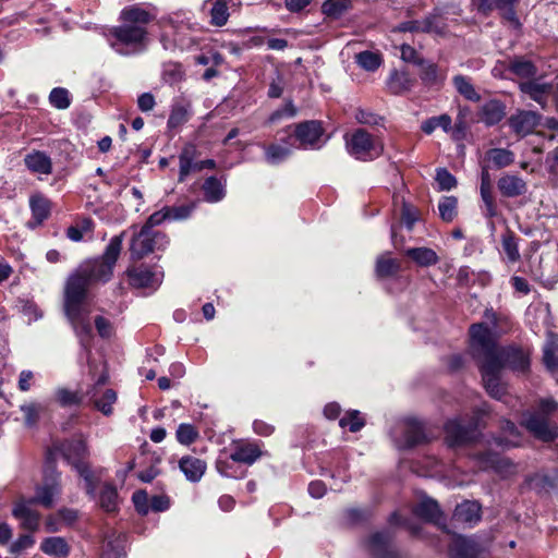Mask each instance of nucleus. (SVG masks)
<instances>
[{
	"label": "nucleus",
	"mask_w": 558,
	"mask_h": 558,
	"mask_svg": "<svg viewBox=\"0 0 558 558\" xmlns=\"http://www.w3.org/2000/svg\"><path fill=\"white\" fill-rule=\"evenodd\" d=\"M132 500H133L135 509L137 510L138 513H141V514L148 513L149 500H148V496H147L146 492H144V490L135 492L133 494Z\"/></svg>",
	"instance_id": "774afa93"
},
{
	"label": "nucleus",
	"mask_w": 558,
	"mask_h": 558,
	"mask_svg": "<svg viewBox=\"0 0 558 558\" xmlns=\"http://www.w3.org/2000/svg\"><path fill=\"white\" fill-rule=\"evenodd\" d=\"M511 130L519 136L532 134L541 122V116L535 111L518 110L509 120Z\"/></svg>",
	"instance_id": "f8f14e48"
},
{
	"label": "nucleus",
	"mask_w": 558,
	"mask_h": 558,
	"mask_svg": "<svg viewBox=\"0 0 558 558\" xmlns=\"http://www.w3.org/2000/svg\"><path fill=\"white\" fill-rule=\"evenodd\" d=\"M502 435L496 438V444L501 447H518L522 442L521 433L518 427L510 421H502Z\"/></svg>",
	"instance_id": "7c9ffc66"
},
{
	"label": "nucleus",
	"mask_w": 558,
	"mask_h": 558,
	"mask_svg": "<svg viewBox=\"0 0 558 558\" xmlns=\"http://www.w3.org/2000/svg\"><path fill=\"white\" fill-rule=\"evenodd\" d=\"M356 63L364 70L373 72L381 64V58L378 53L372 51H362L355 57Z\"/></svg>",
	"instance_id": "09e8293b"
},
{
	"label": "nucleus",
	"mask_w": 558,
	"mask_h": 558,
	"mask_svg": "<svg viewBox=\"0 0 558 558\" xmlns=\"http://www.w3.org/2000/svg\"><path fill=\"white\" fill-rule=\"evenodd\" d=\"M344 138L348 153L357 160H374L384 153L383 143L364 129H357Z\"/></svg>",
	"instance_id": "20e7f679"
},
{
	"label": "nucleus",
	"mask_w": 558,
	"mask_h": 558,
	"mask_svg": "<svg viewBox=\"0 0 558 558\" xmlns=\"http://www.w3.org/2000/svg\"><path fill=\"white\" fill-rule=\"evenodd\" d=\"M478 427L477 423H472L469 426L461 424L459 418L449 420L445 425L446 439L449 446H458L470 441L474 437L475 429Z\"/></svg>",
	"instance_id": "ddd939ff"
},
{
	"label": "nucleus",
	"mask_w": 558,
	"mask_h": 558,
	"mask_svg": "<svg viewBox=\"0 0 558 558\" xmlns=\"http://www.w3.org/2000/svg\"><path fill=\"white\" fill-rule=\"evenodd\" d=\"M418 65L421 66L420 77L426 85H435L444 80L436 64L422 61Z\"/></svg>",
	"instance_id": "de8ad7c7"
},
{
	"label": "nucleus",
	"mask_w": 558,
	"mask_h": 558,
	"mask_svg": "<svg viewBox=\"0 0 558 558\" xmlns=\"http://www.w3.org/2000/svg\"><path fill=\"white\" fill-rule=\"evenodd\" d=\"M183 70L182 66L178 63H168L165 64L162 71V78L168 84H175L183 78Z\"/></svg>",
	"instance_id": "052dcab7"
},
{
	"label": "nucleus",
	"mask_w": 558,
	"mask_h": 558,
	"mask_svg": "<svg viewBox=\"0 0 558 558\" xmlns=\"http://www.w3.org/2000/svg\"><path fill=\"white\" fill-rule=\"evenodd\" d=\"M325 130L320 121L310 120L298 123L294 129L295 140L304 149H320L328 138H324Z\"/></svg>",
	"instance_id": "423d86ee"
},
{
	"label": "nucleus",
	"mask_w": 558,
	"mask_h": 558,
	"mask_svg": "<svg viewBox=\"0 0 558 558\" xmlns=\"http://www.w3.org/2000/svg\"><path fill=\"white\" fill-rule=\"evenodd\" d=\"M120 17L122 24L111 32V48L121 56L144 51L148 43L146 25L154 19V14L134 4L124 8Z\"/></svg>",
	"instance_id": "7ed1b4c3"
},
{
	"label": "nucleus",
	"mask_w": 558,
	"mask_h": 558,
	"mask_svg": "<svg viewBox=\"0 0 558 558\" xmlns=\"http://www.w3.org/2000/svg\"><path fill=\"white\" fill-rule=\"evenodd\" d=\"M349 7V0H326L322 5V11L327 16L339 17Z\"/></svg>",
	"instance_id": "603ef678"
},
{
	"label": "nucleus",
	"mask_w": 558,
	"mask_h": 558,
	"mask_svg": "<svg viewBox=\"0 0 558 558\" xmlns=\"http://www.w3.org/2000/svg\"><path fill=\"white\" fill-rule=\"evenodd\" d=\"M453 520L473 526L481 520V506L476 501H463L453 512Z\"/></svg>",
	"instance_id": "4be33fe9"
},
{
	"label": "nucleus",
	"mask_w": 558,
	"mask_h": 558,
	"mask_svg": "<svg viewBox=\"0 0 558 558\" xmlns=\"http://www.w3.org/2000/svg\"><path fill=\"white\" fill-rule=\"evenodd\" d=\"M523 424L534 437L543 441H553L558 437V426L541 413L530 414Z\"/></svg>",
	"instance_id": "6e6552de"
},
{
	"label": "nucleus",
	"mask_w": 558,
	"mask_h": 558,
	"mask_svg": "<svg viewBox=\"0 0 558 558\" xmlns=\"http://www.w3.org/2000/svg\"><path fill=\"white\" fill-rule=\"evenodd\" d=\"M197 155L196 148L193 145L185 146L179 155V181L183 182L186 177L192 172L201 171L199 161H195Z\"/></svg>",
	"instance_id": "393cba45"
},
{
	"label": "nucleus",
	"mask_w": 558,
	"mask_h": 558,
	"mask_svg": "<svg viewBox=\"0 0 558 558\" xmlns=\"http://www.w3.org/2000/svg\"><path fill=\"white\" fill-rule=\"evenodd\" d=\"M497 354L500 356L501 368L509 366L513 371L526 372L530 367V351L515 345L504 349L497 347Z\"/></svg>",
	"instance_id": "9d476101"
},
{
	"label": "nucleus",
	"mask_w": 558,
	"mask_h": 558,
	"mask_svg": "<svg viewBox=\"0 0 558 558\" xmlns=\"http://www.w3.org/2000/svg\"><path fill=\"white\" fill-rule=\"evenodd\" d=\"M226 184L216 177H209L205 180L202 189L205 201L208 203H218L226 196Z\"/></svg>",
	"instance_id": "473e14b6"
},
{
	"label": "nucleus",
	"mask_w": 558,
	"mask_h": 558,
	"mask_svg": "<svg viewBox=\"0 0 558 558\" xmlns=\"http://www.w3.org/2000/svg\"><path fill=\"white\" fill-rule=\"evenodd\" d=\"M126 274L130 284L134 288L156 290L162 281L160 271H153L145 265L131 267Z\"/></svg>",
	"instance_id": "1a4fd4ad"
},
{
	"label": "nucleus",
	"mask_w": 558,
	"mask_h": 558,
	"mask_svg": "<svg viewBox=\"0 0 558 558\" xmlns=\"http://www.w3.org/2000/svg\"><path fill=\"white\" fill-rule=\"evenodd\" d=\"M407 255L422 267H428L438 263L436 252L429 247H414L407 250Z\"/></svg>",
	"instance_id": "4c0bfd02"
},
{
	"label": "nucleus",
	"mask_w": 558,
	"mask_h": 558,
	"mask_svg": "<svg viewBox=\"0 0 558 558\" xmlns=\"http://www.w3.org/2000/svg\"><path fill=\"white\" fill-rule=\"evenodd\" d=\"M98 502L101 509L113 512L118 508V492L110 483H104L98 495Z\"/></svg>",
	"instance_id": "f704fd0d"
},
{
	"label": "nucleus",
	"mask_w": 558,
	"mask_h": 558,
	"mask_svg": "<svg viewBox=\"0 0 558 558\" xmlns=\"http://www.w3.org/2000/svg\"><path fill=\"white\" fill-rule=\"evenodd\" d=\"M354 117L359 123L366 125H378L383 120L378 114L365 109H357Z\"/></svg>",
	"instance_id": "338daca9"
},
{
	"label": "nucleus",
	"mask_w": 558,
	"mask_h": 558,
	"mask_svg": "<svg viewBox=\"0 0 558 558\" xmlns=\"http://www.w3.org/2000/svg\"><path fill=\"white\" fill-rule=\"evenodd\" d=\"M506 114L505 105L496 99L485 102L481 109V117L486 125L499 123Z\"/></svg>",
	"instance_id": "bb28decb"
},
{
	"label": "nucleus",
	"mask_w": 558,
	"mask_h": 558,
	"mask_svg": "<svg viewBox=\"0 0 558 558\" xmlns=\"http://www.w3.org/2000/svg\"><path fill=\"white\" fill-rule=\"evenodd\" d=\"M175 436L180 444L189 446L196 440L198 432L193 425L182 423L178 426Z\"/></svg>",
	"instance_id": "13d9d810"
},
{
	"label": "nucleus",
	"mask_w": 558,
	"mask_h": 558,
	"mask_svg": "<svg viewBox=\"0 0 558 558\" xmlns=\"http://www.w3.org/2000/svg\"><path fill=\"white\" fill-rule=\"evenodd\" d=\"M40 549L46 555L56 557V558H64L70 553V547L66 541L60 536L47 537L40 544Z\"/></svg>",
	"instance_id": "2f4dec72"
},
{
	"label": "nucleus",
	"mask_w": 558,
	"mask_h": 558,
	"mask_svg": "<svg viewBox=\"0 0 558 558\" xmlns=\"http://www.w3.org/2000/svg\"><path fill=\"white\" fill-rule=\"evenodd\" d=\"M179 468L187 481L197 483L205 474L207 465L206 462L199 458L185 456L180 459Z\"/></svg>",
	"instance_id": "412c9836"
},
{
	"label": "nucleus",
	"mask_w": 558,
	"mask_h": 558,
	"mask_svg": "<svg viewBox=\"0 0 558 558\" xmlns=\"http://www.w3.org/2000/svg\"><path fill=\"white\" fill-rule=\"evenodd\" d=\"M519 88L522 94L537 102L542 108H545L547 106L553 85L537 80H529L520 83Z\"/></svg>",
	"instance_id": "2eb2a0df"
},
{
	"label": "nucleus",
	"mask_w": 558,
	"mask_h": 558,
	"mask_svg": "<svg viewBox=\"0 0 558 558\" xmlns=\"http://www.w3.org/2000/svg\"><path fill=\"white\" fill-rule=\"evenodd\" d=\"M24 162L31 172L46 175L52 172L51 158L44 151L33 150L24 157Z\"/></svg>",
	"instance_id": "b1692460"
},
{
	"label": "nucleus",
	"mask_w": 558,
	"mask_h": 558,
	"mask_svg": "<svg viewBox=\"0 0 558 558\" xmlns=\"http://www.w3.org/2000/svg\"><path fill=\"white\" fill-rule=\"evenodd\" d=\"M339 425L342 428L348 427L352 433H356L365 425V420L362 417L360 411L351 410L341 417Z\"/></svg>",
	"instance_id": "8fccbe9b"
},
{
	"label": "nucleus",
	"mask_w": 558,
	"mask_h": 558,
	"mask_svg": "<svg viewBox=\"0 0 558 558\" xmlns=\"http://www.w3.org/2000/svg\"><path fill=\"white\" fill-rule=\"evenodd\" d=\"M543 361L549 371L558 368V335L549 332L544 345Z\"/></svg>",
	"instance_id": "c9c22d12"
},
{
	"label": "nucleus",
	"mask_w": 558,
	"mask_h": 558,
	"mask_svg": "<svg viewBox=\"0 0 558 558\" xmlns=\"http://www.w3.org/2000/svg\"><path fill=\"white\" fill-rule=\"evenodd\" d=\"M458 199L454 196H444L438 203L440 218L446 222H451L457 216Z\"/></svg>",
	"instance_id": "c03bdc74"
},
{
	"label": "nucleus",
	"mask_w": 558,
	"mask_h": 558,
	"mask_svg": "<svg viewBox=\"0 0 558 558\" xmlns=\"http://www.w3.org/2000/svg\"><path fill=\"white\" fill-rule=\"evenodd\" d=\"M498 190L506 197H517L526 193V182L519 175L505 174L499 178Z\"/></svg>",
	"instance_id": "5701e85b"
},
{
	"label": "nucleus",
	"mask_w": 558,
	"mask_h": 558,
	"mask_svg": "<svg viewBox=\"0 0 558 558\" xmlns=\"http://www.w3.org/2000/svg\"><path fill=\"white\" fill-rule=\"evenodd\" d=\"M168 242V238L165 233L142 227L131 240V257L133 259H141L155 250H163Z\"/></svg>",
	"instance_id": "39448f33"
},
{
	"label": "nucleus",
	"mask_w": 558,
	"mask_h": 558,
	"mask_svg": "<svg viewBox=\"0 0 558 558\" xmlns=\"http://www.w3.org/2000/svg\"><path fill=\"white\" fill-rule=\"evenodd\" d=\"M20 410L24 415V425L32 428L37 425L40 416L48 410V403L31 401L20 405Z\"/></svg>",
	"instance_id": "cd10ccee"
},
{
	"label": "nucleus",
	"mask_w": 558,
	"mask_h": 558,
	"mask_svg": "<svg viewBox=\"0 0 558 558\" xmlns=\"http://www.w3.org/2000/svg\"><path fill=\"white\" fill-rule=\"evenodd\" d=\"M189 120V108L185 105L177 104L172 107L169 119L168 126L170 129H175L182 124H184Z\"/></svg>",
	"instance_id": "864d4df0"
},
{
	"label": "nucleus",
	"mask_w": 558,
	"mask_h": 558,
	"mask_svg": "<svg viewBox=\"0 0 558 558\" xmlns=\"http://www.w3.org/2000/svg\"><path fill=\"white\" fill-rule=\"evenodd\" d=\"M107 378V375H101L97 383L87 391V395L94 407L108 416L112 413V404L117 401V393L110 388L102 390Z\"/></svg>",
	"instance_id": "0eeeda50"
},
{
	"label": "nucleus",
	"mask_w": 558,
	"mask_h": 558,
	"mask_svg": "<svg viewBox=\"0 0 558 558\" xmlns=\"http://www.w3.org/2000/svg\"><path fill=\"white\" fill-rule=\"evenodd\" d=\"M423 33L435 34L438 36H445L447 34V23L445 17L435 11L424 17Z\"/></svg>",
	"instance_id": "58836bf2"
},
{
	"label": "nucleus",
	"mask_w": 558,
	"mask_h": 558,
	"mask_svg": "<svg viewBox=\"0 0 558 558\" xmlns=\"http://www.w3.org/2000/svg\"><path fill=\"white\" fill-rule=\"evenodd\" d=\"M403 439L397 442L400 449L412 448L416 445L423 444L426 440V435L423 425L415 418H407L403 422Z\"/></svg>",
	"instance_id": "dca6fc26"
},
{
	"label": "nucleus",
	"mask_w": 558,
	"mask_h": 558,
	"mask_svg": "<svg viewBox=\"0 0 558 558\" xmlns=\"http://www.w3.org/2000/svg\"><path fill=\"white\" fill-rule=\"evenodd\" d=\"M392 535L389 531L374 533L368 542L367 549L374 558H392L393 551L390 549Z\"/></svg>",
	"instance_id": "aec40b11"
},
{
	"label": "nucleus",
	"mask_w": 558,
	"mask_h": 558,
	"mask_svg": "<svg viewBox=\"0 0 558 558\" xmlns=\"http://www.w3.org/2000/svg\"><path fill=\"white\" fill-rule=\"evenodd\" d=\"M125 553L122 546V541L120 537L112 541L109 539L104 547V551L101 558H124Z\"/></svg>",
	"instance_id": "680f3d73"
},
{
	"label": "nucleus",
	"mask_w": 558,
	"mask_h": 558,
	"mask_svg": "<svg viewBox=\"0 0 558 558\" xmlns=\"http://www.w3.org/2000/svg\"><path fill=\"white\" fill-rule=\"evenodd\" d=\"M56 401L61 407L78 405L82 402V396L76 391L66 388H58L54 392Z\"/></svg>",
	"instance_id": "5fc2aeb1"
},
{
	"label": "nucleus",
	"mask_w": 558,
	"mask_h": 558,
	"mask_svg": "<svg viewBox=\"0 0 558 558\" xmlns=\"http://www.w3.org/2000/svg\"><path fill=\"white\" fill-rule=\"evenodd\" d=\"M49 101L52 107L64 110L71 105L70 94L68 89L63 87H56L50 92Z\"/></svg>",
	"instance_id": "3c124183"
},
{
	"label": "nucleus",
	"mask_w": 558,
	"mask_h": 558,
	"mask_svg": "<svg viewBox=\"0 0 558 558\" xmlns=\"http://www.w3.org/2000/svg\"><path fill=\"white\" fill-rule=\"evenodd\" d=\"M414 513L426 522L434 523L439 526L444 532L450 533L446 525L442 523V512L436 500L432 498H423L414 508Z\"/></svg>",
	"instance_id": "4468645a"
},
{
	"label": "nucleus",
	"mask_w": 558,
	"mask_h": 558,
	"mask_svg": "<svg viewBox=\"0 0 558 558\" xmlns=\"http://www.w3.org/2000/svg\"><path fill=\"white\" fill-rule=\"evenodd\" d=\"M34 544L35 539L31 534H22L10 545L9 550L12 554H21L32 548Z\"/></svg>",
	"instance_id": "0e129e2a"
},
{
	"label": "nucleus",
	"mask_w": 558,
	"mask_h": 558,
	"mask_svg": "<svg viewBox=\"0 0 558 558\" xmlns=\"http://www.w3.org/2000/svg\"><path fill=\"white\" fill-rule=\"evenodd\" d=\"M29 207L34 219L39 225L49 217L50 202L41 194H34L29 198Z\"/></svg>",
	"instance_id": "e433bc0d"
},
{
	"label": "nucleus",
	"mask_w": 558,
	"mask_h": 558,
	"mask_svg": "<svg viewBox=\"0 0 558 558\" xmlns=\"http://www.w3.org/2000/svg\"><path fill=\"white\" fill-rule=\"evenodd\" d=\"M439 191H450L458 184L457 179L446 168H438L435 177Z\"/></svg>",
	"instance_id": "4d7b16f0"
},
{
	"label": "nucleus",
	"mask_w": 558,
	"mask_h": 558,
	"mask_svg": "<svg viewBox=\"0 0 558 558\" xmlns=\"http://www.w3.org/2000/svg\"><path fill=\"white\" fill-rule=\"evenodd\" d=\"M399 269V262L389 256L383 255L376 262V275L380 278L393 276Z\"/></svg>",
	"instance_id": "37998d69"
},
{
	"label": "nucleus",
	"mask_w": 558,
	"mask_h": 558,
	"mask_svg": "<svg viewBox=\"0 0 558 558\" xmlns=\"http://www.w3.org/2000/svg\"><path fill=\"white\" fill-rule=\"evenodd\" d=\"M488 159L498 168H504L514 161L513 153L506 148H492L487 151Z\"/></svg>",
	"instance_id": "49530a36"
},
{
	"label": "nucleus",
	"mask_w": 558,
	"mask_h": 558,
	"mask_svg": "<svg viewBox=\"0 0 558 558\" xmlns=\"http://www.w3.org/2000/svg\"><path fill=\"white\" fill-rule=\"evenodd\" d=\"M194 209V205H181L169 207L166 206V210L168 211L169 220H183L190 217L191 213Z\"/></svg>",
	"instance_id": "69168bd1"
},
{
	"label": "nucleus",
	"mask_w": 558,
	"mask_h": 558,
	"mask_svg": "<svg viewBox=\"0 0 558 558\" xmlns=\"http://www.w3.org/2000/svg\"><path fill=\"white\" fill-rule=\"evenodd\" d=\"M480 466L484 470L494 469L497 472H502L506 468H511V463L500 458L497 454L485 452L478 456Z\"/></svg>",
	"instance_id": "79ce46f5"
},
{
	"label": "nucleus",
	"mask_w": 558,
	"mask_h": 558,
	"mask_svg": "<svg viewBox=\"0 0 558 558\" xmlns=\"http://www.w3.org/2000/svg\"><path fill=\"white\" fill-rule=\"evenodd\" d=\"M62 457L75 469L76 463H86L85 459L88 457L89 451L86 440L82 437L66 439L56 446Z\"/></svg>",
	"instance_id": "9b49d317"
},
{
	"label": "nucleus",
	"mask_w": 558,
	"mask_h": 558,
	"mask_svg": "<svg viewBox=\"0 0 558 558\" xmlns=\"http://www.w3.org/2000/svg\"><path fill=\"white\" fill-rule=\"evenodd\" d=\"M235 462L231 461H223L218 460L216 463V469L219 472L220 475L225 477L230 478H240L243 477L245 474V471L239 470V468L235 466Z\"/></svg>",
	"instance_id": "bf43d9fd"
},
{
	"label": "nucleus",
	"mask_w": 558,
	"mask_h": 558,
	"mask_svg": "<svg viewBox=\"0 0 558 558\" xmlns=\"http://www.w3.org/2000/svg\"><path fill=\"white\" fill-rule=\"evenodd\" d=\"M123 233L110 239L101 257L87 260L69 277L64 290V312L80 338L83 350L89 351L92 336L90 305L86 301L87 289L95 282L108 281L122 250Z\"/></svg>",
	"instance_id": "f257e3e1"
},
{
	"label": "nucleus",
	"mask_w": 558,
	"mask_h": 558,
	"mask_svg": "<svg viewBox=\"0 0 558 558\" xmlns=\"http://www.w3.org/2000/svg\"><path fill=\"white\" fill-rule=\"evenodd\" d=\"M210 15L214 25L223 26L229 19L227 2L225 0H215Z\"/></svg>",
	"instance_id": "6e6d98bb"
},
{
	"label": "nucleus",
	"mask_w": 558,
	"mask_h": 558,
	"mask_svg": "<svg viewBox=\"0 0 558 558\" xmlns=\"http://www.w3.org/2000/svg\"><path fill=\"white\" fill-rule=\"evenodd\" d=\"M32 502L20 500L17 501L13 509L12 514L15 519L20 521L21 527L25 529L29 532H34L39 526V513L31 508Z\"/></svg>",
	"instance_id": "a211bd4d"
},
{
	"label": "nucleus",
	"mask_w": 558,
	"mask_h": 558,
	"mask_svg": "<svg viewBox=\"0 0 558 558\" xmlns=\"http://www.w3.org/2000/svg\"><path fill=\"white\" fill-rule=\"evenodd\" d=\"M53 476L50 483L39 486L36 490V496L29 502H38L46 508H51L54 497L61 494L60 473L52 470Z\"/></svg>",
	"instance_id": "f3484780"
},
{
	"label": "nucleus",
	"mask_w": 558,
	"mask_h": 558,
	"mask_svg": "<svg viewBox=\"0 0 558 558\" xmlns=\"http://www.w3.org/2000/svg\"><path fill=\"white\" fill-rule=\"evenodd\" d=\"M481 192V198L483 202V215L486 218H493L497 216V206L493 196L492 191H480Z\"/></svg>",
	"instance_id": "e2e57ef3"
},
{
	"label": "nucleus",
	"mask_w": 558,
	"mask_h": 558,
	"mask_svg": "<svg viewBox=\"0 0 558 558\" xmlns=\"http://www.w3.org/2000/svg\"><path fill=\"white\" fill-rule=\"evenodd\" d=\"M478 553L480 548L474 539L453 535L452 543L449 546L451 558H477Z\"/></svg>",
	"instance_id": "6ab92c4d"
},
{
	"label": "nucleus",
	"mask_w": 558,
	"mask_h": 558,
	"mask_svg": "<svg viewBox=\"0 0 558 558\" xmlns=\"http://www.w3.org/2000/svg\"><path fill=\"white\" fill-rule=\"evenodd\" d=\"M262 451L256 444H238L230 454L233 462H241L245 464H253L259 457Z\"/></svg>",
	"instance_id": "a878e982"
},
{
	"label": "nucleus",
	"mask_w": 558,
	"mask_h": 558,
	"mask_svg": "<svg viewBox=\"0 0 558 558\" xmlns=\"http://www.w3.org/2000/svg\"><path fill=\"white\" fill-rule=\"evenodd\" d=\"M262 148L269 165H278L291 155V148L280 144L262 145Z\"/></svg>",
	"instance_id": "ea45409f"
},
{
	"label": "nucleus",
	"mask_w": 558,
	"mask_h": 558,
	"mask_svg": "<svg viewBox=\"0 0 558 558\" xmlns=\"http://www.w3.org/2000/svg\"><path fill=\"white\" fill-rule=\"evenodd\" d=\"M508 70L521 78H533L537 74L536 65L524 57H514L509 60Z\"/></svg>",
	"instance_id": "c756f323"
},
{
	"label": "nucleus",
	"mask_w": 558,
	"mask_h": 558,
	"mask_svg": "<svg viewBox=\"0 0 558 558\" xmlns=\"http://www.w3.org/2000/svg\"><path fill=\"white\" fill-rule=\"evenodd\" d=\"M470 348L481 368L486 391L496 399L505 395V387L499 379L501 369L500 356L497 354V342L493 330L484 323L470 327Z\"/></svg>",
	"instance_id": "f03ea898"
},
{
	"label": "nucleus",
	"mask_w": 558,
	"mask_h": 558,
	"mask_svg": "<svg viewBox=\"0 0 558 558\" xmlns=\"http://www.w3.org/2000/svg\"><path fill=\"white\" fill-rule=\"evenodd\" d=\"M501 244L509 263H517L520 260L521 255L519 252L518 239L512 231L507 230L502 234Z\"/></svg>",
	"instance_id": "a19ab883"
},
{
	"label": "nucleus",
	"mask_w": 558,
	"mask_h": 558,
	"mask_svg": "<svg viewBox=\"0 0 558 558\" xmlns=\"http://www.w3.org/2000/svg\"><path fill=\"white\" fill-rule=\"evenodd\" d=\"M78 475L84 480L85 482V490L86 494L93 498H97V487L99 484V476L96 475V473L90 469L89 464L86 463H76L75 468Z\"/></svg>",
	"instance_id": "72a5a7b5"
},
{
	"label": "nucleus",
	"mask_w": 558,
	"mask_h": 558,
	"mask_svg": "<svg viewBox=\"0 0 558 558\" xmlns=\"http://www.w3.org/2000/svg\"><path fill=\"white\" fill-rule=\"evenodd\" d=\"M453 84L457 90L471 101H478L480 95L475 90L474 86L470 82V80L463 75H457L453 77Z\"/></svg>",
	"instance_id": "a18cd8bd"
},
{
	"label": "nucleus",
	"mask_w": 558,
	"mask_h": 558,
	"mask_svg": "<svg viewBox=\"0 0 558 558\" xmlns=\"http://www.w3.org/2000/svg\"><path fill=\"white\" fill-rule=\"evenodd\" d=\"M414 81L407 72L393 70L387 81V87L393 95H401L409 92L413 86Z\"/></svg>",
	"instance_id": "c85d7f7f"
}]
</instances>
